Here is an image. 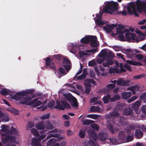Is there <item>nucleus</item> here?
I'll use <instances>...</instances> for the list:
<instances>
[{
  "label": "nucleus",
  "instance_id": "f257e3e1",
  "mask_svg": "<svg viewBox=\"0 0 146 146\" xmlns=\"http://www.w3.org/2000/svg\"><path fill=\"white\" fill-rule=\"evenodd\" d=\"M116 29V33H112V35L115 36L117 35L120 39L122 41H125L126 39L128 41L138 42L146 38V35L138 29H136L135 32L139 34L138 38L137 37L135 34L132 33L122 25H119Z\"/></svg>",
  "mask_w": 146,
  "mask_h": 146
},
{
  "label": "nucleus",
  "instance_id": "f03ea898",
  "mask_svg": "<svg viewBox=\"0 0 146 146\" xmlns=\"http://www.w3.org/2000/svg\"><path fill=\"white\" fill-rule=\"evenodd\" d=\"M136 3L137 8L134 3H130L128 5L126 8L129 13L138 16V12L143 11L146 12V0L144 1L137 0Z\"/></svg>",
  "mask_w": 146,
  "mask_h": 146
},
{
  "label": "nucleus",
  "instance_id": "7ed1b4c3",
  "mask_svg": "<svg viewBox=\"0 0 146 146\" xmlns=\"http://www.w3.org/2000/svg\"><path fill=\"white\" fill-rule=\"evenodd\" d=\"M68 48L70 50V52L75 54L76 52L79 50L78 52L80 55V57H82V56L84 55H87L88 54L84 52L85 51L87 53H94L98 51L97 48L92 49L90 50H84V47L82 45H80L79 43L76 44L70 43L69 44Z\"/></svg>",
  "mask_w": 146,
  "mask_h": 146
},
{
  "label": "nucleus",
  "instance_id": "20e7f679",
  "mask_svg": "<svg viewBox=\"0 0 146 146\" xmlns=\"http://www.w3.org/2000/svg\"><path fill=\"white\" fill-rule=\"evenodd\" d=\"M37 96L35 94H34L31 96H27L25 98H23L21 100V103L22 104L30 106L33 107L39 106L42 103V102L40 100L41 98L40 97H38L32 100L33 98L37 97Z\"/></svg>",
  "mask_w": 146,
  "mask_h": 146
},
{
  "label": "nucleus",
  "instance_id": "39448f33",
  "mask_svg": "<svg viewBox=\"0 0 146 146\" xmlns=\"http://www.w3.org/2000/svg\"><path fill=\"white\" fill-rule=\"evenodd\" d=\"M105 7L104 8V11L107 13L111 14H117L119 13L118 12V4L116 2L112 1H106L104 3Z\"/></svg>",
  "mask_w": 146,
  "mask_h": 146
},
{
  "label": "nucleus",
  "instance_id": "423d86ee",
  "mask_svg": "<svg viewBox=\"0 0 146 146\" xmlns=\"http://www.w3.org/2000/svg\"><path fill=\"white\" fill-rule=\"evenodd\" d=\"M102 13L96 15V16L94 18L96 24H97L99 26L106 24V26L103 27L104 29L108 32L111 31L113 27H116V25L113 24L110 25L109 24H107L106 22H104L102 20Z\"/></svg>",
  "mask_w": 146,
  "mask_h": 146
},
{
  "label": "nucleus",
  "instance_id": "0eeeda50",
  "mask_svg": "<svg viewBox=\"0 0 146 146\" xmlns=\"http://www.w3.org/2000/svg\"><path fill=\"white\" fill-rule=\"evenodd\" d=\"M1 141L6 146H16L15 145H12L11 143H19L18 137L15 136H10L5 134H2Z\"/></svg>",
  "mask_w": 146,
  "mask_h": 146
},
{
  "label": "nucleus",
  "instance_id": "6e6552de",
  "mask_svg": "<svg viewBox=\"0 0 146 146\" xmlns=\"http://www.w3.org/2000/svg\"><path fill=\"white\" fill-rule=\"evenodd\" d=\"M88 133L91 140L92 138L94 140V141H96V140L97 139H99L102 141H104L107 139L108 134L103 131L100 133L97 136L94 131L93 129L89 130Z\"/></svg>",
  "mask_w": 146,
  "mask_h": 146
},
{
  "label": "nucleus",
  "instance_id": "1a4fd4ad",
  "mask_svg": "<svg viewBox=\"0 0 146 146\" xmlns=\"http://www.w3.org/2000/svg\"><path fill=\"white\" fill-rule=\"evenodd\" d=\"M31 131V132L36 137V138H33L32 140V146H41L40 141L46 137V134H41L39 135L37 130L34 128L32 129Z\"/></svg>",
  "mask_w": 146,
  "mask_h": 146
},
{
  "label": "nucleus",
  "instance_id": "9d476101",
  "mask_svg": "<svg viewBox=\"0 0 146 146\" xmlns=\"http://www.w3.org/2000/svg\"><path fill=\"white\" fill-rule=\"evenodd\" d=\"M51 137H54V138L50 139L47 143V146H60L58 143H55V142L58 141L63 139L64 137L61 135L54 133H51L47 137V139Z\"/></svg>",
  "mask_w": 146,
  "mask_h": 146
},
{
  "label": "nucleus",
  "instance_id": "9b49d317",
  "mask_svg": "<svg viewBox=\"0 0 146 146\" xmlns=\"http://www.w3.org/2000/svg\"><path fill=\"white\" fill-rule=\"evenodd\" d=\"M111 54L112 55V53L110 51L106 49L102 50L97 56V59L96 60L97 63L101 64L104 60H107L109 55Z\"/></svg>",
  "mask_w": 146,
  "mask_h": 146
},
{
  "label": "nucleus",
  "instance_id": "f8f14e48",
  "mask_svg": "<svg viewBox=\"0 0 146 146\" xmlns=\"http://www.w3.org/2000/svg\"><path fill=\"white\" fill-rule=\"evenodd\" d=\"M63 91L64 90L62 89L59 92V93L63 95V98H65L67 100L70 101L71 105L73 108H77L78 106V104L76 98L72 96L70 94H63Z\"/></svg>",
  "mask_w": 146,
  "mask_h": 146
},
{
  "label": "nucleus",
  "instance_id": "ddd939ff",
  "mask_svg": "<svg viewBox=\"0 0 146 146\" xmlns=\"http://www.w3.org/2000/svg\"><path fill=\"white\" fill-rule=\"evenodd\" d=\"M35 127L38 130L44 129L40 132V134H46L45 132L48 129H51L54 128V126L50 124L47 125H44L43 122L36 124L35 125Z\"/></svg>",
  "mask_w": 146,
  "mask_h": 146
},
{
  "label": "nucleus",
  "instance_id": "4468645a",
  "mask_svg": "<svg viewBox=\"0 0 146 146\" xmlns=\"http://www.w3.org/2000/svg\"><path fill=\"white\" fill-rule=\"evenodd\" d=\"M33 93V90H27L21 92H19L16 94L14 96L11 97L12 99L16 100H20L21 103V100L23 98H25L26 96H28L29 94Z\"/></svg>",
  "mask_w": 146,
  "mask_h": 146
},
{
  "label": "nucleus",
  "instance_id": "2eb2a0df",
  "mask_svg": "<svg viewBox=\"0 0 146 146\" xmlns=\"http://www.w3.org/2000/svg\"><path fill=\"white\" fill-rule=\"evenodd\" d=\"M116 67L115 68L111 67L109 70V72L110 73L115 72L116 73H121L124 72L125 70L123 68V65L121 63L119 65L118 63L116 62Z\"/></svg>",
  "mask_w": 146,
  "mask_h": 146
},
{
  "label": "nucleus",
  "instance_id": "dca6fc26",
  "mask_svg": "<svg viewBox=\"0 0 146 146\" xmlns=\"http://www.w3.org/2000/svg\"><path fill=\"white\" fill-rule=\"evenodd\" d=\"M90 83H92L94 85H96V82L92 79H87L85 80L84 83V85L85 87V90H84V93H88L91 90Z\"/></svg>",
  "mask_w": 146,
  "mask_h": 146
},
{
  "label": "nucleus",
  "instance_id": "f3484780",
  "mask_svg": "<svg viewBox=\"0 0 146 146\" xmlns=\"http://www.w3.org/2000/svg\"><path fill=\"white\" fill-rule=\"evenodd\" d=\"M70 107L69 105L68 104L67 102L64 100H61V102L57 101V105L56 108L60 110H64L65 108H68Z\"/></svg>",
  "mask_w": 146,
  "mask_h": 146
},
{
  "label": "nucleus",
  "instance_id": "a211bd4d",
  "mask_svg": "<svg viewBox=\"0 0 146 146\" xmlns=\"http://www.w3.org/2000/svg\"><path fill=\"white\" fill-rule=\"evenodd\" d=\"M126 62L127 64H125L124 65V67L127 70L129 71L131 70V69L129 65L128 64L134 66H142L143 65V64L140 62H137L133 61L127 60L126 61Z\"/></svg>",
  "mask_w": 146,
  "mask_h": 146
},
{
  "label": "nucleus",
  "instance_id": "6ab92c4d",
  "mask_svg": "<svg viewBox=\"0 0 146 146\" xmlns=\"http://www.w3.org/2000/svg\"><path fill=\"white\" fill-rule=\"evenodd\" d=\"M115 84H110L108 85L104 89L100 90V92L102 94H106L109 91L111 90L115 87Z\"/></svg>",
  "mask_w": 146,
  "mask_h": 146
},
{
  "label": "nucleus",
  "instance_id": "aec40b11",
  "mask_svg": "<svg viewBox=\"0 0 146 146\" xmlns=\"http://www.w3.org/2000/svg\"><path fill=\"white\" fill-rule=\"evenodd\" d=\"M113 55L112 54V55H109L108 57L107 58V60L105 59V60H104L103 62V64L104 66L105 67H107L108 66L110 65H112L113 64V62L110 58H113Z\"/></svg>",
  "mask_w": 146,
  "mask_h": 146
},
{
  "label": "nucleus",
  "instance_id": "412c9836",
  "mask_svg": "<svg viewBox=\"0 0 146 146\" xmlns=\"http://www.w3.org/2000/svg\"><path fill=\"white\" fill-rule=\"evenodd\" d=\"M121 51L123 53L126 54L128 57L130 58H133L135 55V53L129 49H122Z\"/></svg>",
  "mask_w": 146,
  "mask_h": 146
},
{
  "label": "nucleus",
  "instance_id": "4be33fe9",
  "mask_svg": "<svg viewBox=\"0 0 146 146\" xmlns=\"http://www.w3.org/2000/svg\"><path fill=\"white\" fill-rule=\"evenodd\" d=\"M90 45L93 47H96L99 45L98 42L97 41V38L96 36H92L90 40Z\"/></svg>",
  "mask_w": 146,
  "mask_h": 146
},
{
  "label": "nucleus",
  "instance_id": "5701e85b",
  "mask_svg": "<svg viewBox=\"0 0 146 146\" xmlns=\"http://www.w3.org/2000/svg\"><path fill=\"white\" fill-rule=\"evenodd\" d=\"M84 146H99L96 141H93L92 140L90 141L85 140L83 141Z\"/></svg>",
  "mask_w": 146,
  "mask_h": 146
},
{
  "label": "nucleus",
  "instance_id": "b1692460",
  "mask_svg": "<svg viewBox=\"0 0 146 146\" xmlns=\"http://www.w3.org/2000/svg\"><path fill=\"white\" fill-rule=\"evenodd\" d=\"M63 66L66 69V71H69L71 68L69 65L70 62L67 58H63Z\"/></svg>",
  "mask_w": 146,
  "mask_h": 146
},
{
  "label": "nucleus",
  "instance_id": "393cba45",
  "mask_svg": "<svg viewBox=\"0 0 146 146\" xmlns=\"http://www.w3.org/2000/svg\"><path fill=\"white\" fill-rule=\"evenodd\" d=\"M1 94L3 95H7L12 96L13 95V92L7 89H3L0 91Z\"/></svg>",
  "mask_w": 146,
  "mask_h": 146
},
{
  "label": "nucleus",
  "instance_id": "a878e982",
  "mask_svg": "<svg viewBox=\"0 0 146 146\" xmlns=\"http://www.w3.org/2000/svg\"><path fill=\"white\" fill-rule=\"evenodd\" d=\"M129 82L128 80H125L122 78H119L117 81V84L118 85L125 86L127 85Z\"/></svg>",
  "mask_w": 146,
  "mask_h": 146
},
{
  "label": "nucleus",
  "instance_id": "bb28decb",
  "mask_svg": "<svg viewBox=\"0 0 146 146\" xmlns=\"http://www.w3.org/2000/svg\"><path fill=\"white\" fill-rule=\"evenodd\" d=\"M1 129L3 131L6 132V133H3L2 134H6L7 135L10 136H12L11 135H9L7 133V132H8V130L9 129V125H2L1 126ZM2 136V135H1V136Z\"/></svg>",
  "mask_w": 146,
  "mask_h": 146
},
{
  "label": "nucleus",
  "instance_id": "cd10ccee",
  "mask_svg": "<svg viewBox=\"0 0 146 146\" xmlns=\"http://www.w3.org/2000/svg\"><path fill=\"white\" fill-rule=\"evenodd\" d=\"M140 104V101L136 102L133 106V108L134 109L136 113L137 114H139L141 112L140 110L139 109V107Z\"/></svg>",
  "mask_w": 146,
  "mask_h": 146
},
{
  "label": "nucleus",
  "instance_id": "c85d7f7f",
  "mask_svg": "<svg viewBox=\"0 0 146 146\" xmlns=\"http://www.w3.org/2000/svg\"><path fill=\"white\" fill-rule=\"evenodd\" d=\"M92 36H86L82 38L80 40V41L82 43L87 44L90 41Z\"/></svg>",
  "mask_w": 146,
  "mask_h": 146
},
{
  "label": "nucleus",
  "instance_id": "c756f323",
  "mask_svg": "<svg viewBox=\"0 0 146 146\" xmlns=\"http://www.w3.org/2000/svg\"><path fill=\"white\" fill-rule=\"evenodd\" d=\"M66 86H68L70 88H72V89H70V90L72 92H73L78 95H80V94L76 90L74 86L72 84H67L65 85Z\"/></svg>",
  "mask_w": 146,
  "mask_h": 146
},
{
  "label": "nucleus",
  "instance_id": "7c9ffc66",
  "mask_svg": "<svg viewBox=\"0 0 146 146\" xmlns=\"http://www.w3.org/2000/svg\"><path fill=\"white\" fill-rule=\"evenodd\" d=\"M126 135L125 133L123 132H121L119 133L118 139L121 141L120 143H123L124 142L123 141L125 139Z\"/></svg>",
  "mask_w": 146,
  "mask_h": 146
},
{
  "label": "nucleus",
  "instance_id": "2f4dec72",
  "mask_svg": "<svg viewBox=\"0 0 146 146\" xmlns=\"http://www.w3.org/2000/svg\"><path fill=\"white\" fill-rule=\"evenodd\" d=\"M88 74V73L86 70V69H84L82 74L77 77L75 76L74 78H76L78 80H81L82 79L84 78Z\"/></svg>",
  "mask_w": 146,
  "mask_h": 146
},
{
  "label": "nucleus",
  "instance_id": "473e14b6",
  "mask_svg": "<svg viewBox=\"0 0 146 146\" xmlns=\"http://www.w3.org/2000/svg\"><path fill=\"white\" fill-rule=\"evenodd\" d=\"M119 113L117 111H114L112 112L109 116L106 115V117L107 120H108L109 118L111 119V117H117Z\"/></svg>",
  "mask_w": 146,
  "mask_h": 146
},
{
  "label": "nucleus",
  "instance_id": "72a5a7b5",
  "mask_svg": "<svg viewBox=\"0 0 146 146\" xmlns=\"http://www.w3.org/2000/svg\"><path fill=\"white\" fill-rule=\"evenodd\" d=\"M131 93L130 92H124L121 94V96L122 98L127 99L129 98L131 96Z\"/></svg>",
  "mask_w": 146,
  "mask_h": 146
},
{
  "label": "nucleus",
  "instance_id": "f704fd0d",
  "mask_svg": "<svg viewBox=\"0 0 146 146\" xmlns=\"http://www.w3.org/2000/svg\"><path fill=\"white\" fill-rule=\"evenodd\" d=\"M100 98L98 97H94L92 98L90 100L91 103H93L94 104H96L98 103H100V102L99 100Z\"/></svg>",
  "mask_w": 146,
  "mask_h": 146
},
{
  "label": "nucleus",
  "instance_id": "c9c22d12",
  "mask_svg": "<svg viewBox=\"0 0 146 146\" xmlns=\"http://www.w3.org/2000/svg\"><path fill=\"white\" fill-rule=\"evenodd\" d=\"M135 135L137 138L139 139L142 137L143 133L140 130L137 129L135 131Z\"/></svg>",
  "mask_w": 146,
  "mask_h": 146
},
{
  "label": "nucleus",
  "instance_id": "e433bc0d",
  "mask_svg": "<svg viewBox=\"0 0 146 146\" xmlns=\"http://www.w3.org/2000/svg\"><path fill=\"white\" fill-rule=\"evenodd\" d=\"M90 110L92 112L97 111L101 112V111L100 108L98 106H92L91 107Z\"/></svg>",
  "mask_w": 146,
  "mask_h": 146
},
{
  "label": "nucleus",
  "instance_id": "4c0bfd02",
  "mask_svg": "<svg viewBox=\"0 0 146 146\" xmlns=\"http://www.w3.org/2000/svg\"><path fill=\"white\" fill-rule=\"evenodd\" d=\"M45 62L47 65L49 66L50 67L52 68L54 67V65L53 62L50 60L49 57L47 58L45 60Z\"/></svg>",
  "mask_w": 146,
  "mask_h": 146
},
{
  "label": "nucleus",
  "instance_id": "58836bf2",
  "mask_svg": "<svg viewBox=\"0 0 146 146\" xmlns=\"http://www.w3.org/2000/svg\"><path fill=\"white\" fill-rule=\"evenodd\" d=\"M132 112L133 111L132 109L128 108L124 110L123 113L125 115H128L131 114Z\"/></svg>",
  "mask_w": 146,
  "mask_h": 146
},
{
  "label": "nucleus",
  "instance_id": "ea45409f",
  "mask_svg": "<svg viewBox=\"0 0 146 146\" xmlns=\"http://www.w3.org/2000/svg\"><path fill=\"white\" fill-rule=\"evenodd\" d=\"M139 86H133L129 88H128V90H130L132 91L133 93V94H135L136 93L137 91L139 90Z\"/></svg>",
  "mask_w": 146,
  "mask_h": 146
},
{
  "label": "nucleus",
  "instance_id": "a19ab883",
  "mask_svg": "<svg viewBox=\"0 0 146 146\" xmlns=\"http://www.w3.org/2000/svg\"><path fill=\"white\" fill-rule=\"evenodd\" d=\"M81 121L85 125H88L92 123V121L87 119L85 117H83L81 119Z\"/></svg>",
  "mask_w": 146,
  "mask_h": 146
},
{
  "label": "nucleus",
  "instance_id": "79ce46f5",
  "mask_svg": "<svg viewBox=\"0 0 146 146\" xmlns=\"http://www.w3.org/2000/svg\"><path fill=\"white\" fill-rule=\"evenodd\" d=\"M133 139V135L132 133L128 134L127 137L126 141L127 142H129L132 141Z\"/></svg>",
  "mask_w": 146,
  "mask_h": 146
},
{
  "label": "nucleus",
  "instance_id": "37998d69",
  "mask_svg": "<svg viewBox=\"0 0 146 146\" xmlns=\"http://www.w3.org/2000/svg\"><path fill=\"white\" fill-rule=\"evenodd\" d=\"M76 87L80 91V93H84V90L81 85L77 84L76 85Z\"/></svg>",
  "mask_w": 146,
  "mask_h": 146
},
{
  "label": "nucleus",
  "instance_id": "c03bdc74",
  "mask_svg": "<svg viewBox=\"0 0 146 146\" xmlns=\"http://www.w3.org/2000/svg\"><path fill=\"white\" fill-rule=\"evenodd\" d=\"M97 64V61L96 59L92 60L89 61L88 65L90 66H94Z\"/></svg>",
  "mask_w": 146,
  "mask_h": 146
},
{
  "label": "nucleus",
  "instance_id": "a18cd8bd",
  "mask_svg": "<svg viewBox=\"0 0 146 146\" xmlns=\"http://www.w3.org/2000/svg\"><path fill=\"white\" fill-rule=\"evenodd\" d=\"M110 97V95L109 94L107 95L106 96H104L103 98L104 102L105 103H108L109 101H110V99L109 98Z\"/></svg>",
  "mask_w": 146,
  "mask_h": 146
},
{
  "label": "nucleus",
  "instance_id": "49530a36",
  "mask_svg": "<svg viewBox=\"0 0 146 146\" xmlns=\"http://www.w3.org/2000/svg\"><path fill=\"white\" fill-rule=\"evenodd\" d=\"M121 98V97L118 94L115 95L114 97L110 99V102H115Z\"/></svg>",
  "mask_w": 146,
  "mask_h": 146
},
{
  "label": "nucleus",
  "instance_id": "de8ad7c7",
  "mask_svg": "<svg viewBox=\"0 0 146 146\" xmlns=\"http://www.w3.org/2000/svg\"><path fill=\"white\" fill-rule=\"evenodd\" d=\"M65 70H64L63 68L60 67L59 68L58 71L60 72L61 74H66L68 71H67L66 69Z\"/></svg>",
  "mask_w": 146,
  "mask_h": 146
},
{
  "label": "nucleus",
  "instance_id": "09e8293b",
  "mask_svg": "<svg viewBox=\"0 0 146 146\" xmlns=\"http://www.w3.org/2000/svg\"><path fill=\"white\" fill-rule=\"evenodd\" d=\"M85 131L84 130H81L79 133V135L81 138H84L85 136Z\"/></svg>",
  "mask_w": 146,
  "mask_h": 146
},
{
  "label": "nucleus",
  "instance_id": "8fccbe9b",
  "mask_svg": "<svg viewBox=\"0 0 146 146\" xmlns=\"http://www.w3.org/2000/svg\"><path fill=\"white\" fill-rule=\"evenodd\" d=\"M107 127L108 129L112 133H114L115 131H117V130H116L115 129L113 130L112 127V126L111 125V124H110L109 123L108 124Z\"/></svg>",
  "mask_w": 146,
  "mask_h": 146
},
{
  "label": "nucleus",
  "instance_id": "3c124183",
  "mask_svg": "<svg viewBox=\"0 0 146 146\" xmlns=\"http://www.w3.org/2000/svg\"><path fill=\"white\" fill-rule=\"evenodd\" d=\"M11 130L12 132L13 133V134H15V135H17L19 133L17 131V129H16L13 127H11Z\"/></svg>",
  "mask_w": 146,
  "mask_h": 146
},
{
  "label": "nucleus",
  "instance_id": "603ef678",
  "mask_svg": "<svg viewBox=\"0 0 146 146\" xmlns=\"http://www.w3.org/2000/svg\"><path fill=\"white\" fill-rule=\"evenodd\" d=\"M91 127L93 129L96 130H98L99 129V127L98 125L96 124H92L90 125Z\"/></svg>",
  "mask_w": 146,
  "mask_h": 146
},
{
  "label": "nucleus",
  "instance_id": "864d4df0",
  "mask_svg": "<svg viewBox=\"0 0 146 146\" xmlns=\"http://www.w3.org/2000/svg\"><path fill=\"white\" fill-rule=\"evenodd\" d=\"M94 69L98 75H99L101 74L102 76H104V74L103 73L100 72L97 67H95L94 68Z\"/></svg>",
  "mask_w": 146,
  "mask_h": 146
},
{
  "label": "nucleus",
  "instance_id": "5fc2aeb1",
  "mask_svg": "<svg viewBox=\"0 0 146 146\" xmlns=\"http://www.w3.org/2000/svg\"><path fill=\"white\" fill-rule=\"evenodd\" d=\"M137 97L136 96H133L131 98L128 100L127 101L129 103H130L136 99Z\"/></svg>",
  "mask_w": 146,
  "mask_h": 146
},
{
  "label": "nucleus",
  "instance_id": "6e6d98bb",
  "mask_svg": "<svg viewBox=\"0 0 146 146\" xmlns=\"http://www.w3.org/2000/svg\"><path fill=\"white\" fill-rule=\"evenodd\" d=\"M49 116L50 115L49 114H47L46 115H43L41 117H40V118L42 120L47 119L49 117Z\"/></svg>",
  "mask_w": 146,
  "mask_h": 146
},
{
  "label": "nucleus",
  "instance_id": "4d7b16f0",
  "mask_svg": "<svg viewBox=\"0 0 146 146\" xmlns=\"http://www.w3.org/2000/svg\"><path fill=\"white\" fill-rule=\"evenodd\" d=\"M135 56L138 60H141L142 59L143 57L141 54H137L135 55Z\"/></svg>",
  "mask_w": 146,
  "mask_h": 146
},
{
  "label": "nucleus",
  "instance_id": "13d9d810",
  "mask_svg": "<svg viewBox=\"0 0 146 146\" xmlns=\"http://www.w3.org/2000/svg\"><path fill=\"white\" fill-rule=\"evenodd\" d=\"M12 113L15 115H18L19 114V113L18 111L13 108Z\"/></svg>",
  "mask_w": 146,
  "mask_h": 146
},
{
  "label": "nucleus",
  "instance_id": "bf43d9fd",
  "mask_svg": "<svg viewBox=\"0 0 146 146\" xmlns=\"http://www.w3.org/2000/svg\"><path fill=\"white\" fill-rule=\"evenodd\" d=\"M54 101H52L49 103L48 105L50 107H52L54 106Z\"/></svg>",
  "mask_w": 146,
  "mask_h": 146
},
{
  "label": "nucleus",
  "instance_id": "052dcab7",
  "mask_svg": "<svg viewBox=\"0 0 146 146\" xmlns=\"http://www.w3.org/2000/svg\"><path fill=\"white\" fill-rule=\"evenodd\" d=\"M73 132L70 130H68L67 131V134L68 136H70L72 135Z\"/></svg>",
  "mask_w": 146,
  "mask_h": 146
},
{
  "label": "nucleus",
  "instance_id": "680f3d73",
  "mask_svg": "<svg viewBox=\"0 0 146 146\" xmlns=\"http://www.w3.org/2000/svg\"><path fill=\"white\" fill-rule=\"evenodd\" d=\"M64 125L65 127H69L70 126V122L68 121H65L64 123Z\"/></svg>",
  "mask_w": 146,
  "mask_h": 146
},
{
  "label": "nucleus",
  "instance_id": "e2e57ef3",
  "mask_svg": "<svg viewBox=\"0 0 146 146\" xmlns=\"http://www.w3.org/2000/svg\"><path fill=\"white\" fill-rule=\"evenodd\" d=\"M140 98L142 100L146 98V92L143 94L141 95Z\"/></svg>",
  "mask_w": 146,
  "mask_h": 146
},
{
  "label": "nucleus",
  "instance_id": "0e129e2a",
  "mask_svg": "<svg viewBox=\"0 0 146 146\" xmlns=\"http://www.w3.org/2000/svg\"><path fill=\"white\" fill-rule=\"evenodd\" d=\"M83 68V67L82 66L80 65V68L79 70L78 71V72L76 74V76H76L80 74L82 71V69Z\"/></svg>",
  "mask_w": 146,
  "mask_h": 146
},
{
  "label": "nucleus",
  "instance_id": "69168bd1",
  "mask_svg": "<svg viewBox=\"0 0 146 146\" xmlns=\"http://www.w3.org/2000/svg\"><path fill=\"white\" fill-rule=\"evenodd\" d=\"M90 75L91 77L92 78L94 77L95 76V74L92 70H90Z\"/></svg>",
  "mask_w": 146,
  "mask_h": 146
},
{
  "label": "nucleus",
  "instance_id": "338daca9",
  "mask_svg": "<svg viewBox=\"0 0 146 146\" xmlns=\"http://www.w3.org/2000/svg\"><path fill=\"white\" fill-rule=\"evenodd\" d=\"M142 76H143L142 75H138L134 76L133 77V78L134 79H139V78H141V77Z\"/></svg>",
  "mask_w": 146,
  "mask_h": 146
},
{
  "label": "nucleus",
  "instance_id": "774afa93",
  "mask_svg": "<svg viewBox=\"0 0 146 146\" xmlns=\"http://www.w3.org/2000/svg\"><path fill=\"white\" fill-rule=\"evenodd\" d=\"M142 111L144 113L146 114V106H143Z\"/></svg>",
  "mask_w": 146,
  "mask_h": 146
}]
</instances>
